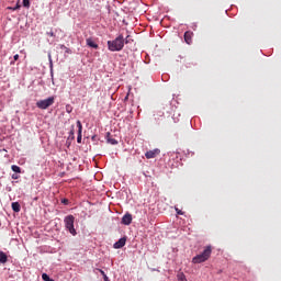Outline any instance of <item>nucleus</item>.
Listing matches in <instances>:
<instances>
[{"mask_svg":"<svg viewBox=\"0 0 281 281\" xmlns=\"http://www.w3.org/2000/svg\"><path fill=\"white\" fill-rule=\"evenodd\" d=\"M133 223V215H131V213H126L123 217H122V224L123 225H131Z\"/></svg>","mask_w":281,"mask_h":281,"instance_id":"7","label":"nucleus"},{"mask_svg":"<svg viewBox=\"0 0 281 281\" xmlns=\"http://www.w3.org/2000/svg\"><path fill=\"white\" fill-rule=\"evenodd\" d=\"M60 49H65L66 54H71V49H69L67 46L61 45Z\"/></svg>","mask_w":281,"mask_h":281,"instance_id":"18","label":"nucleus"},{"mask_svg":"<svg viewBox=\"0 0 281 281\" xmlns=\"http://www.w3.org/2000/svg\"><path fill=\"white\" fill-rule=\"evenodd\" d=\"M99 271H100V273H101V276H106V273H104V270H102V269H99Z\"/></svg>","mask_w":281,"mask_h":281,"instance_id":"25","label":"nucleus"},{"mask_svg":"<svg viewBox=\"0 0 281 281\" xmlns=\"http://www.w3.org/2000/svg\"><path fill=\"white\" fill-rule=\"evenodd\" d=\"M70 136L72 137L74 139V126H71V130H70Z\"/></svg>","mask_w":281,"mask_h":281,"instance_id":"23","label":"nucleus"},{"mask_svg":"<svg viewBox=\"0 0 281 281\" xmlns=\"http://www.w3.org/2000/svg\"><path fill=\"white\" fill-rule=\"evenodd\" d=\"M11 170H12L13 172L21 173V167L16 166V165H12V166H11Z\"/></svg>","mask_w":281,"mask_h":281,"instance_id":"14","label":"nucleus"},{"mask_svg":"<svg viewBox=\"0 0 281 281\" xmlns=\"http://www.w3.org/2000/svg\"><path fill=\"white\" fill-rule=\"evenodd\" d=\"M46 36H50L53 38H56V33H54V30L50 29V31L46 32Z\"/></svg>","mask_w":281,"mask_h":281,"instance_id":"15","label":"nucleus"},{"mask_svg":"<svg viewBox=\"0 0 281 281\" xmlns=\"http://www.w3.org/2000/svg\"><path fill=\"white\" fill-rule=\"evenodd\" d=\"M54 102H55V98L49 97L48 99L37 101L36 106H37V109L45 110V109H49V106H52V104H54Z\"/></svg>","mask_w":281,"mask_h":281,"instance_id":"4","label":"nucleus"},{"mask_svg":"<svg viewBox=\"0 0 281 281\" xmlns=\"http://www.w3.org/2000/svg\"><path fill=\"white\" fill-rule=\"evenodd\" d=\"M12 179H19V178H18L16 176H14V175H13V176H12Z\"/></svg>","mask_w":281,"mask_h":281,"instance_id":"28","label":"nucleus"},{"mask_svg":"<svg viewBox=\"0 0 281 281\" xmlns=\"http://www.w3.org/2000/svg\"><path fill=\"white\" fill-rule=\"evenodd\" d=\"M126 245V237L120 238L115 244H114V249H122Z\"/></svg>","mask_w":281,"mask_h":281,"instance_id":"8","label":"nucleus"},{"mask_svg":"<svg viewBox=\"0 0 281 281\" xmlns=\"http://www.w3.org/2000/svg\"><path fill=\"white\" fill-rule=\"evenodd\" d=\"M5 262H8V255H5V252L0 250V263L5 265Z\"/></svg>","mask_w":281,"mask_h":281,"instance_id":"11","label":"nucleus"},{"mask_svg":"<svg viewBox=\"0 0 281 281\" xmlns=\"http://www.w3.org/2000/svg\"><path fill=\"white\" fill-rule=\"evenodd\" d=\"M13 60H14V61L19 60V54H16V55L13 56Z\"/></svg>","mask_w":281,"mask_h":281,"instance_id":"22","label":"nucleus"},{"mask_svg":"<svg viewBox=\"0 0 281 281\" xmlns=\"http://www.w3.org/2000/svg\"><path fill=\"white\" fill-rule=\"evenodd\" d=\"M211 256H212V246H206L203 252L193 257L192 262L193 265H201V262H205L206 260H210Z\"/></svg>","mask_w":281,"mask_h":281,"instance_id":"2","label":"nucleus"},{"mask_svg":"<svg viewBox=\"0 0 281 281\" xmlns=\"http://www.w3.org/2000/svg\"><path fill=\"white\" fill-rule=\"evenodd\" d=\"M11 65H14V61H11Z\"/></svg>","mask_w":281,"mask_h":281,"instance_id":"29","label":"nucleus"},{"mask_svg":"<svg viewBox=\"0 0 281 281\" xmlns=\"http://www.w3.org/2000/svg\"><path fill=\"white\" fill-rule=\"evenodd\" d=\"M0 153H8L5 148H0Z\"/></svg>","mask_w":281,"mask_h":281,"instance_id":"26","label":"nucleus"},{"mask_svg":"<svg viewBox=\"0 0 281 281\" xmlns=\"http://www.w3.org/2000/svg\"><path fill=\"white\" fill-rule=\"evenodd\" d=\"M192 36H194V33L190 32V31H187L184 33V41H186V44L187 45H191L192 43Z\"/></svg>","mask_w":281,"mask_h":281,"instance_id":"9","label":"nucleus"},{"mask_svg":"<svg viewBox=\"0 0 281 281\" xmlns=\"http://www.w3.org/2000/svg\"><path fill=\"white\" fill-rule=\"evenodd\" d=\"M108 142H109V144H112V146L117 145V139H115V138H109Z\"/></svg>","mask_w":281,"mask_h":281,"instance_id":"17","label":"nucleus"},{"mask_svg":"<svg viewBox=\"0 0 281 281\" xmlns=\"http://www.w3.org/2000/svg\"><path fill=\"white\" fill-rule=\"evenodd\" d=\"M76 221V217H74V215H68L65 217L64 223H65V227L66 229H68V232L72 235L76 236V228L74 227V222Z\"/></svg>","mask_w":281,"mask_h":281,"instance_id":"3","label":"nucleus"},{"mask_svg":"<svg viewBox=\"0 0 281 281\" xmlns=\"http://www.w3.org/2000/svg\"><path fill=\"white\" fill-rule=\"evenodd\" d=\"M177 214H179L180 216L183 215V212L179 211V209H176Z\"/></svg>","mask_w":281,"mask_h":281,"instance_id":"24","label":"nucleus"},{"mask_svg":"<svg viewBox=\"0 0 281 281\" xmlns=\"http://www.w3.org/2000/svg\"><path fill=\"white\" fill-rule=\"evenodd\" d=\"M86 43H87L88 47H92V49H98V47H99L98 44L95 42H93L92 38H87Z\"/></svg>","mask_w":281,"mask_h":281,"instance_id":"10","label":"nucleus"},{"mask_svg":"<svg viewBox=\"0 0 281 281\" xmlns=\"http://www.w3.org/2000/svg\"><path fill=\"white\" fill-rule=\"evenodd\" d=\"M104 281H109V277L106 274L103 276Z\"/></svg>","mask_w":281,"mask_h":281,"instance_id":"27","label":"nucleus"},{"mask_svg":"<svg viewBox=\"0 0 281 281\" xmlns=\"http://www.w3.org/2000/svg\"><path fill=\"white\" fill-rule=\"evenodd\" d=\"M131 41H133L131 38V35H127L126 38L124 40L125 45H128V43H131Z\"/></svg>","mask_w":281,"mask_h":281,"instance_id":"19","label":"nucleus"},{"mask_svg":"<svg viewBox=\"0 0 281 281\" xmlns=\"http://www.w3.org/2000/svg\"><path fill=\"white\" fill-rule=\"evenodd\" d=\"M178 281H188V279L186 278V274L183 272H179L177 274Z\"/></svg>","mask_w":281,"mask_h":281,"instance_id":"13","label":"nucleus"},{"mask_svg":"<svg viewBox=\"0 0 281 281\" xmlns=\"http://www.w3.org/2000/svg\"><path fill=\"white\" fill-rule=\"evenodd\" d=\"M11 207L13 212H21V204L19 202H12Z\"/></svg>","mask_w":281,"mask_h":281,"instance_id":"12","label":"nucleus"},{"mask_svg":"<svg viewBox=\"0 0 281 281\" xmlns=\"http://www.w3.org/2000/svg\"><path fill=\"white\" fill-rule=\"evenodd\" d=\"M77 127H78L77 143L82 144V123L80 121H77Z\"/></svg>","mask_w":281,"mask_h":281,"instance_id":"6","label":"nucleus"},{"mask_svg":"<svg viewBox=\"0 0 281 281\" xmlns=\"http://www.w3.org/2000/svg\"><path fill=\"white\" fill-rule=\"evenodd\" d=\"M24 8H30V0H23Z\"/></svg>","mask_w":281,"mask_h":281,"instance_id":"20","label":"nucleus"},{"mask_svg":"<svg viewBox=\"0 0 281 281\" xmlns=\"http://www.w3.org/2000/svg\"><path fill=\"white\" fill-rule=\"evenodd\" d=\"M161 154V150L159 148H156L154 150L146 151L145 157L146 159H155V157L159 156Z\"/></svg>","mask_w":281,"mask_h":281,"instance_id":"5","label":"nucleus"},{"mask_svg":"<svg viewBox=\"0 0 281 281\" xmlns=\"http://www.w3.org/2000/svg\"><path fill=\"white\" fill-rule=\"evenodd\" d=\"M21 0H18V3L15 7L10 8V10L16 11V10H21V4H20Z\"/></svg>","mask_w":281,"mask_h":281,"instance_id":"16","label":"nucleus"},{"mask_svg":"<svg viewBox=\"0 0 281 281\" xmlns=\"http://www.w3.org/2000/svg\"><path fill=\"white\" fill-rule=\"evenodd\" d=\"M108 49L110 52H122L124 49V35H119L113 41H108Z\"/></svg>","mask_w":281,"mask_h":281,"instance_id":"1","label":"nucleus"},{"mask_svg":"<svg viewBox=\"0 0 281 281\" xmlns=\"http://www.w3.org/2000/svg\"><path fill=\"white\" fill-rule=\"evenodd\" d=\"M61 203H63L64 205H69V200H68V199H64V200H61Z\"/></svg>","mask_w":281,"mask_h":281,"instance_id":"21","label":"nucleus"}]
</instances>
